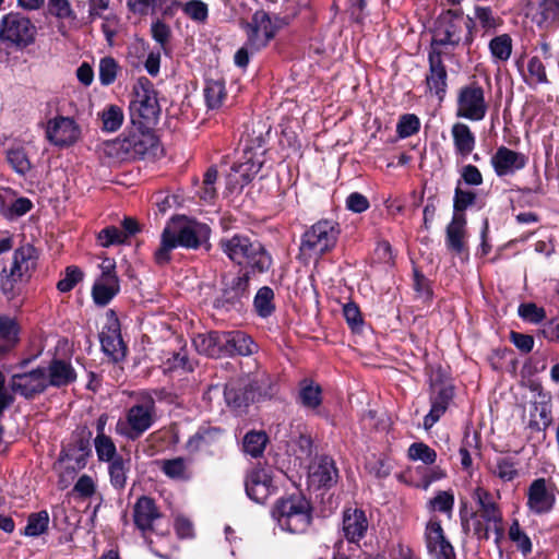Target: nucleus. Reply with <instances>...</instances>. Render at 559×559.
<instances>
[{
    "label": "nucleus",
    "mask_w": 559,
    "mask_h": 559,
    "mask_svg": "<svg viewBox=\"0 0 559 559\" xmlns=\"http://www.w3.org/2000/svg\"><path fill=\"white\" fill-rule=\"evenodd\" d=\"M155 401L148 392H140L136 403L126 413L124 419L116 424V432L128 440L139 439L154 424Z\"/></svg>",
    "instance_id": "6"
},
{
    "label": "nucleus",
    "mask_w": 559,
    "mask_h": 559,
    "mask_svg": "<svg viewBox=\"0 0 559 559\" xmlns=\"http://www.w3.org/2000/svg\"><path fill=\"white\" fill-rule=\"evenodd\" d=\"M267 442V436L262 431H249L243 438V451L252 457L263 454Z\"/></svg>",
    "instance_id": "49"
},
{
    "label": "nucleus",
    "mask_w": 559,
    "mask_h": 559,
    "mask_svg": "<svg viewBox=\"0 0 559 559\" xmlns=\"http://www.w3.org/2000/svg\"><path fill=\"white\" fill-rule=\"evenodd\" d=\"M179 8L182 9L187 16L199 23L205 22L209 16L207 5L201 0H190L183 4L179 1L170 0L166 10L171 11Z\"/></svg>",
    "instance_id": "42"
},
{
    "label": "nucleus",
    "mask_w": 559,
    "mask_h": 559,
    "mask_svg": "<svg viewBox=\"0 0 559 559\" xmlns=\"http://www.w3.org/2000/svg\"><path fill=\"white\" fill-rule=\"evenodd\" d=\"M20 326L8 317L0 316V355L11 350L19 342Z\"/></svg>",
    "instance_id": "38"
},
{
    "label": "nucleus",
    "mask_w": 559,
    "mask_h": 559,
    "mask_svg": "<svg viewBox=\"0 0 559 559\" xmlns=\"http://www.w3.org/2000/svg\"><path fill=\"white\" fill-rule=\"evenodd\" d=\"M523 80L528 86H536L539 84L549 83L546 67L539 59V57L534 56L528 59L527 74H523Z\"/></svg>",
    "instance_id": "44"
},
{
    "label": "nucleus",
    "mask_w": 559,
    "mask_h": 559,
    "mask_svg": "<svg viewBox=\"0 0 559 559\" xmlns=\"http://www.w3.org/2000/svg\"><path fill=\"white\" fill-rule=\"evenodd\" d=\"M510 540L516 546L518 550L527 557L532 554L533 544L527 534L521 528L519 521L513 520L508 532Z\"/></svg>",
    "instance_id": "48"
},
{
    "label": "nucleus",
    "mask_w": 559,
    "mask_h": 559,
    "mask_svg": "<svg viewBox=\"0 0 559 559\" xmlns=\"http://www.w3.org/2000/svg\"><path fill=\"white\" fill-rule=\"evenodd\" d=\"M429 72L426 75V84L430 93L442 100L447 92L448 73L442 62L441 52L431 49L428 55Z\"/></svg>",
    "instance_id": "24"
},
{
    "label": "nucleus",
    "mask_w": 559,
    "mask_h": 559,
    "mask_svg": "<svg viewBox=\"0 0 559 559\" xmlns=\"http://www.w3.org/2000/svg\"><path fill=\"white\" fill-rule=\"evenodd\" d=\"M192 343L198 353L211 358H219L224 356L225 332L200 333L193 337Z\"/></svg>",
    "instance_id": "28"
},
{
    "label": "nucleus",
    "mask_w": 559,
    "mask_h": 559,
    "mask_svg": "<svg viewBox=\"0 0 559 559\" xmlns=\"http://www.w3.org/2000/svg\"><path fill=\"white\" fill-rule=\"evenodd\" d=\"M38 258L39 253L33 245L25 243L19 247L13 253L10 274L8 275V280L2 283V289H12L13 283L23 280L25 276H31V273L37 266Z\"/></svg>",
    "instance_id": "12"
},
{
    "label": "nucleus",
    "mask_w": 559,
    "mask_h": 559,
    "mask_svg": "<svg viewBox=\"0 0 559 559\" xmlns=\"http://www.w3.org/2000/svg\"><path fill=\"white\" fill-rule=\"evenodd\" d=\"M94 447H95L97 459L100 462L108 463L110 461H114L116 457L121 456L117 453L116 444L109 436L102 437V438H95Z\"/></svg>",
    "instance_id": "54"
},
{
    "label": "nucleus",
    "mask_w": 559,
    "mask_h": 559,
    "mask_svg": "<svg viewBox=\"0 0 559 559\" xmlns=\"http://www.w3.org/2000/svg\"><path fill=\"white\" fill-rule=\"evenodd\" d=\"M218 247L233 263L249 269L253 273H263L272 264V258L263 245L247 235L235 234L223 237Z\"/></svg>",
    "instance_id": "3"
},
{
    "label": "nucleus",
    "mask_w": 559,
    "mask_h": 559,
    "mask_svg": "<svg viewBox=\"0 0 559 559\" xmlns=\"http://www.w3.org/2000/svg\"><path fill=\"white\" fill-rule=\"evenodd\" d=\"M407 456L412 461H421L426 465H432L437 460L436 451L424 442L412 443Z\"/></svg>",
    "instance_id": "53"
},
{
    "label": "nucleus",
    "mask_w": 559,
    "mask_h": 559,
    "mask_svg": "<svg viewBox=\"0 0 559 559\" xmlns=\"http://www.w3.org/2000/svg\"><path fill=\"white\" fill-rule=\"evenodd\" d=\"M80 134V127L70 117L57 116L47 121L46 138L56 146L72 145L79 140Z\"/></svg>",
    "instance_id": "18"
},
{
    "label": "nucleus",
    "mask_w": 559,
    "mask_h": 559,
    "mask_svg": "<svg viewBox=\"0 0 559 559\" xmlns=\"http://www.w3.org/2000/svg\"><path fill=\"white\" fill-rule=\"evenodd\" d=\"M338 471L332 457L322 455L317 457L309 466L308 483L310 486L331 488L337 483Z\"/></svg>",
    "instance_id": "22"
},
{
    "label": "nucleus",
    "mask_w": 559,
    "mask_h": 559,
    "mask_svg": "<svg viewBox=\"0 0 559 559\" xmlns=\"http://www.w3.org/2000/svg\"><path fill=\"white\" fill-rule=\"evenodd\" d=\"M486 114L484 91L474 84L460 90L456 116L469 120H480Z\"/></svg>",
    "instance_id": "16"
},
{
    "label": "nucleus",
    "mask_w": 559,
    "mask_h": 559,
    "mask_svg": "<svg viewBox=\"0 0 559 559\" xmlns=\"http://www.w3.org/2000/svg\"><path fill=\"white\" fill-rule=\"evenodd\" d=\"M10 388L25 399H33L43 393L47 388L46 369L36 368L29 372L15 373L11 377Z\"/></svg>",
    "instance_id": "21"
},
{
    "label": "nucleus",
    "mask_w": 559,
    "mask_h": 559,
    "mask_svg": "<svg viewBox=\"0 0 559 559\" xmlns=\"http://www.w3.org/2000/svg\"><path fill=\"white\" fill-rule=\"evenodd\" d=\"M512 52V38L509 34H501L491 38V56L499 61H507Z\"/></svg>",
    "instance_id": "55"
},
{
    "label": "nucleus",
    "mask_w": 559,
    "mask_h": 559,
    "mask_svg": "<svg viewBox=\"0 0 559 559\" xmlns=\"http://www.w3.org/2000/svg\"><path fill=\"white\" fill-rule=\"evenodd\" d=\"M224 356H249L257 350V344L242 331L225 332Z\"/></svg>",
    "instance_id": "30"
},
{
    "label": "nucleus",
    "mask_w": 559,
    "mask_h": 559,
    "mask_svg": "<svg viewBox=\"0 0 559 559\" xmlns=\"http://www.w3.org/2000/svg\"><path fill=\"white\" fill-rule=\"evenodd\" d=\"M225 432L219 427L203 425L190 437L187 449L190 452H205L210 455L223 452Z\"/></svg>",
    "instance_id": "15"
},
{
    "label": "nucleus",
    "mask_w": 559,
    "mask_h": 559,
    "mask_svg": "<svg viewBox=\"0 0 559 559\" xmlns=\"http://www.w3.org/2000/svg\"><path fill=\"white\" fill-rule=\"evenodd\" d=\"M425 539L433 559H455L454 548L447 539L441 522L436 516L430 518L426 525Z\"/></svg>",
    "instance_id": "19"
},
{
    "label": "nucleus",
    "mask_w": 559,
    "mask_h": 559,
    "mask_svg": "<svg viewBox=\"0 0 559 559\" xmlns=\"http://www.w3.org/2000/svg\"><path fill=\"white\" fill-rule=\"evenodd\" d=\"M478 26L484 29L483 35H486L489 29L488 8L476 5L474 17H465L461 12L448 10L435 23L431 49L437 46H455L463 36L471 35L473 29L477 32Z\"/></svg>",
    "instance_id": "1"
},
{
    "label": "nucleus",
    "mask_w": 559,
    "mask_h": 559,
    "mask_svg": "<svg viewBox=\"0 0 559 559\" xmlns=\"http://www.w3.org/2000/svg\"><path fill=\"white\" fill-rule=\"evenodd\" d=\"M297 402L306 409L317 411L322 404V389L310 379L299 382Z\"/></svg>",
    "instance_id": "35"
},
{
    "label": "nucleus",
    "mask_w": 559,
    "mask_h": 559,
    "mask_svg": "<svg viewBox=\"0 0 559 559\" xmlns=\"http://www.w3.org/2000/svg\"><path fill=\"white\" fill-rule=\"evenodd\" d=\"M556 485L540 477L534 479L527 489V507L535 514H545L554 509Z\"/></svg>",
    "instance_id": "17"
},
{
    "label": "nucleus",
    "mask_w": 559,
    "mask_h": 559,
    "mask_svg": "<svg viewBox=\"0 0 559 559\" xmlns=\"http://www.w3.org/2000/svg\"><path fill=\"white\" fill-rule=\"evenodd\" d=\"M475 509L471 518L465 520L464 526L473 532L478 539H487L489 534V493L477 487L473 493Z\"/></svg>",
    "instance_id": "14"
},
{
    "label": "nucleus",
    "mask_w": 559,
    "mask_h": 559,
    "mask_svg": "<svg viewBox=\"0 0 559 559\" xmlns=\"http://www.w3.org/2000/svg\"><path fill=\"white\" fill-rule=\"evenodd\" d=\"M48 524L49 514L46 510L32 513L27 518V524L23 534L29 537H37L47 531Z\"/></svg>",
    "instance_id": "51"
},
{
    "label": "nucleus",
    "mask_w": 559,
    "mask_h": 559,
    "mask_svg": "<svg viewBox=\"0 0 559 559\" xmlns=\"http://www.w3.org/2000/svg\"><path fill=\"white\" fill-rule=\"evenodd\" d=\"M210 234L211 229L206 224L183 216L177 217L164 228L154 260L158 265H165L170 261V253L175 248L198 249L209 240Z\"/></svg>",
    "instance_id": "2"
},
{
    "label": "nucleus",
    "mask_w": 559,
    "mask_h": 559,
    "mask_svg": "<svg viewBox=\"0 0 559 559\" xmlns=\"http://www.w3.org/2000/svg\"><path fill=\"white\" fill-rule=\"evenodd\" d=\"M97 241L103 248L126 242V234L116 226H107L97 234Z\"/></svg>",
    "instance_id": "56"
},
{
    "label": "nucleus",
    "mask_w": 559,
    "mask_h": 559,
    "mask_svg": "<svg viewBox=\"0 0 559 559\" xmlns=\"http://www.w3.org/2000/svg\"><path fill=\"white\" fill-rule=\"evenodd\" d=\"M132 515L135 527L144 538H148L153 533L164 534L159 530L164 515L153 498L141 496L133 506Z\"/></svg>",
    "instance_id": "11"
},
{
    "label": "nucleus",
    "mask_w": 559,
    "mask_h": 559,
    "mask_svg": "<svg viewBox=\"0 0 559 559\" xmlns=\"http://www.w3.org/2000/svg\"><path fill=\"white\" fill-rule=\"evenodd\" d=\"M7 160L12 169L21 176H25L32 169V163L23 147L9 148L7 151Z\"/></svg>",
    "instance_id": "46"
},
{
    "label": "nucleus",
    "mask_w": 559,
    "mask_h": 559,
    "mask_svg": "<svg viewBox=\"0 0 559 559\" xmlns=\"http://www.w3.org/2000/svg\"><path fill=\"white\" fill-rule=\"evenodd\" d=\"M419 118L416 115L406 114L401 116L396 126V132L401 139H405L416 134L419 131Z\"/></svg>",
    "instance_id": "61"
},
{
    "label": "nucleus",
    "mask_w": 559,
    "mask_h": 559,
    "mask_svg": "<svg viewBox=\"0 0 559 559\" xmlns=\"http://www.w3.org/2000/svg\"><path fill=\"white\" fill-rule=\"evenodd\" d=\"M119 66L111 57L102 58L99 61L98 78L102 85H110L117 78Z\"/></svg>",
    "instance_id": "58"
},
{
    "label": "nucleus",
    "mask_w": 559,
    "mask_h": 559,
    "mask_svg": "<svg viewBox=\"0 0 559 559\" xmlns=\"http://www.w3.org/2000/svg\"><path fill=\"white\" fill-rule=\"evenodd\" d=\"M451 134L456 154L466 157L472 153L475 145V136L468 126L456 122L453 124Z\"/></svg>",
    "instance_id": "37"
},
{
    "label": "nucleus",
    "mask_w": 559,
    "mask_h": 559,
    "mask_svg": "<svg viewBox=\"0 0 559 559\" xmlns=\"http://www.w3.org/2000/svg\"><path fill=\"white\" fill-rule=\"evenodd\" d=\"M157 146V139L140 126L136 130L130 131L123 136L105 144L104 151L107 156L118 160H131L144 157Z\"/></svg>",
    "instance_id": "8"
},
{
    "label": "nucleus",
    "mask_w": 559,
    "mask_h": 559,
    "mask_svg": "<svg viewBox=\"0 0 559 559\" xmlns=\"http://www.w3.org/2000/svg\"><path fill=\"white\" fill-rule=\"evenodd\" d=\"M340 226L332 219H321L310 226L301 236L299 255L305 261L318 260L336 245Z\"/></svg>",
    "instance_id": "5"
},
{
    "label": "nucleus",
    "mask_w": 559,
    "mask_h": 559,
    "mask_svg": "<svg viewBox=\"0 0 559 559\" xmlns=\"http://www.w3.org/2000/svg\"><path fill=\"white\" fill-rule=\"evenodd\" d=\"M159 467L167 477L175 480L188 481L193 476L191 461L182 456L163 460Z\"/></svg>",
    "instance_id": "34"
},
{
    "label": "nucleus",
    "mask_w": 559,
    "mask_h": 559,
    "mask_svg": "<svg viewBox=\"0 0 559 559\" xmlns=\"http://www.w3.org/2000/svg\"><path fill=\"white\" fill-rule=\"evenodd\" d=\"M550 356L551 349L549 347L539 346L526 361V367L534 373L543 372L547 369Z\"/></svg>",
    "instance_id": "60"
},
{
    "label": "nucleus",
    "mask_w": 559,
    "mask_h": 559,
    "mask_svg": "<svg viewBox=\"0 0 559 559\" xmlns=\"http://www.w3.org/2000/svg\"><path fill=\"white\" fill-rule=\"evenodd\" d=\"M170 0H128L127 5L129 10L136 14H147L152 10H164L167 12L166 7L169 5Z\"/></svg>",
    "instance_id": "57"
},
{
    "label": "nucleus",
    "mask_w": 559,
    "mask_h": 559,
    "mask_svg": "<svg viewBox=\"0 0 559 559\" xmlns=\"http://www.w3.org/2000/svg\"><path fill=\"white\" fill-rule=\"evenodd\" d=\"M242 158L243 160L234 165L231 168L234 176H238L240 179H235L236 182L240 185V188L248 185L253 179V177L261 170L263 164L262 160L253 158L251 151L245 150Z\"/></svg>",
    "instance_id": "36"
},
{
    "label": "nucleus",
    "mask_w": 559,
    "mask_h": 559,
    "mask_svg": "<svg viewBox=\"0 0 559 559\" xmlns=\"http://www.w3.org/2000/svg\"><path fill=\"white\" fill-rule=\"evenodd\" d=\"M204 98L209 109H218L226 99L225 83L219 80L206 81L204 87Z\"/></svg>",
    "instance_id": "43"
},
{
    "label": "nucleus",
    "mask_w": 559,
    "mask_h": 559,
    "mask_svg": "<svg viewBox=\"0 0 559 559\" xmlns=\"http://www.w3.org/2000/svg\"><path fill=\"white\" fill-rule=\"evenodd\" d=\"M129 110L133 124L150 128L156 123L160 107L153 84L147 79H140L134 85Z\"/></svg>",
    "instance_id": "9"
},
{
    "label": "nucleus",
    "mask_w": 559,
    "mask_h": 559,
    "mask_svg": "<svg viewBox=\"0 0 559 559\" xmlns=\"http://www.w3.org/2000/svg\"><path fill=\"white\" fill-rule=\"evenodd\" d=\"M33 207L29 199L21 197L12 200H7L5 195L0 193V213L7 219H15L25 215Z\"/></svg>",
    "instance_id": "39"
},
{
    "label": "nucleus",
    "mask_w": 559,
    "mask_h": 559,
    "mask_svg": "<svg viewBox=\"0 0 559 559\" xmlns=\"http://www.w3.org/2000/svg\"><path fill=\"white\" fill-rule=\"evenodd\" d=\"M119 290L120 284L118 276H99L92 287V297L97 306L105 307Z\"/></svg>",
    "instance_id": "33"
},
{
    "label": "nucleus",
    "mask_w": 559,
    "mask_h": 559,
    "mask_svg": "<svg viewBox=\"0 0 559 559\" xmlns=\"http://www.w3.org/2000/svg\"><path fill=\"white\" fill-rule=\"evenodd\" d=\"M272 515L282 530L292 534L307 532L312 523L311 504L300 495H293L278 500Z\"/></svg>",
    "instance_id": "4"
},
{
    "label": "nucleus",
    "mask_w": 559,
    "mask_h": 559,
    "mask_svg": "<svg viewBox=\"0 0 559 559\" xmlns=\"http://www.w3.org/2000/svg\"><path fill=\"white\" fill-rule=\"evenodd\" d=\"M509 338L510 342L519 349L521 354L526 355L532 353L535 344L533 335L511 331Z\"/></svg>",
    "instance_id": "64"
},
{
    "label": "nucleus",
    "mask_w": 559,
    "mask_h": 559,
    "mask_svg": "<svg viewBox=\"0 0 559 559\" xmlns=\"http://www.w3.org/2000/svg\"><path fill=\"white\" fill-rule=\"evenodd\" d=\"M465 218L463 214L454 213L451 223L447 227V246L450 250L457 253L462 252L464 248V226Z\"/></svg>",
    "instance_id": "40"
},
{
    "label": "nucleus",
    "mask_w": 559,
    "mask_h": 559,
    "mask_svg": "<svg viewBox=\"0 0 559 559\" xmlns=\"http://www.w3.org/2000/svg\"><path fill=\"white\" fill-rule=\"evenodd\" d=\"M249 273L225 274L216 292L212 307L221 313L240 312L249 300Z\"/></svg>",
    "instance_id": "7"
},
{
    "label": "nucleus",
    "mask_w": 559,
    "mask_h": 559,
    "mask_svg": "<svg viewBox=\"0 0 559 559\" xmlns=\"http://www.w3.org/2000/svg\"><path fill=\"white\" fill-rule=\"evenodd\" d=\"M519 316L526 322L537 324L546 319V311L535 302H524L519 306Z\"/></svg>",
    "instance_id": "59"
},
{
    "label": "nucleus",
    "mask_w": 559,
    "mask_h": 559,
    "mask_svg": "<svg viewBox=\"0 0 559 559\" xmlns=\"http://www.w3.org/2000/svg\"><path fill=\"white\" fill-rule=\"evenodd\" d=\"M274 293L272 288L267 286L261 287L255 294L253 306L257 313L262 318L270 317L275 307H274Z\"/></svg>",
    "instance_id": "50"
},
{
    "label": "nucleus",
    "mask_w": 559,
    "mask_h": 559,
    "mask_svg": "<svg viewBox=\"0 0 559 559\" xmlns=\"http://www.w3.org/2000/svg\"><path fill=\"white\" fill-rule=\"evenodd\" d=\"M247 496L254 502L263 504L276 491L271 473L266 468H252L245 481Z\"/></svg>",
    "instance_id": "20"
},
{
    "label": "nucleus",
    "mask_w": 559,
    "mask_h": 559,
    "mask_svg": "<svg viewBox=\"0 0 559 559\" xmlns=\"http://www.w3.org/2000/svg\"><path fill=\"white\" fill-rule=\"evenodd\" d=\"M527 162L528 157L525 154L506 146H500L491 157V166L499 177L514 175L523 169Z\"/></svg>",
    "instance_id": "23"
},
{
    "label": "nucleus",
    "mask_w": 559,
    "mask_h": 559,
    "mask_svg": "<svg viewBox=\"0 0 559 559\" xmlns=\"http://www.w3.org/2000/svg\"><path fill=\"white\" fill-rule=\"evenodd\" d=\"M36 27L20 12H10L0 20V40L10 47L25 48L35 39Z\"/></svg>",
    "instance_id": "10"
},
{
    "label": "nucleus",
    "mask_w": 559,
    "mask_h": 559,
    "mask_svg": "<svg viewBox=\"0 0 559 559\" xmlns=\"http://www.w3.org/2000/svg\"><path fill=\"white\" fill-rule=\"evenodd\" d=\"M48 12L61 22L75 24L78 16L69 0H48Z\"/></svg>",
    "instance_id": "47"
},
{
    "label": "nucleus",
    "mask_w": 559,
    "mask_h": 559,
    "mask_svg": "<svg viewBox=\"0 0 559 559\" xmlns=\"http://www.w3.org/2000/svg\"><path fill=\"white\" fill-rule=\"evenodd\" d=\"M102 130L106 132H116L123 123L124 115L121 107L108 105L99 112Z\"/></svg>",
    "instance_id": "45"
},
{
    "label": "nucleus",
    "mask_w": 559,
    "mask_h": 559,
    "mask_svg": "<svg viewBox=\"0 0 559 559\" xmlns=\"http://www.w3.org/2000/svg\"><path fill=\"white\" fill-rule=\"evenodd\" d=\"M454 507V496L450 490L438 491L433 498L427 502V508L431 512L445 513L451 515Z\"/></svg>",
    "instance_id": "52"
},
{
    "label": "nucleus",
    "mask_w": 559,
    "mask_h": 559,
    "mask_svg": "<svg viewBox=\"0 0 559 559\" xmlns=\"http://www.w3.org/2000/svg\"><path fill=\"white\" fill-rule=\"evenodd\" d=\"M253 385H241L230 381L225 385L224 397L229 407L235 411H242L254 400Z\"/></svg>",
    "instance_id": "29"
},
{
    "label": "nucleus",
    "mask_w": 559,
    "mask_h": 559,
    "mask_svg": "<svg viewBox=\"0 0 559 559\" xmlns=\"http://www.w3.org/2000/svg\"><path fill=\"white\" fill-rule=\"evenodd\" d=\"M476 199L477 197L475 192L465 191L461 189V180H459L455 188L453 200L454 213L460 214L459 212H463L468 206L474 205L476 203Z\"/></svg>",
    "instance_id": "63"
},
{
    "label": "nucleus",
    "mask_w": 559,
    "mask_h": 559,
    "mask_svg": "<svg viewBox=\"0 0 559 559\" xmlns=\"http://www.w3.org/2000/svg\"><path fill=\"white\" fill-rule=\"evenodd\" d=\"M368 520L362 510L346 509L343 513V534L349 543H358L368 531Z\"/></svg>",
    "instance_id": "26"
},
{
    "label": "nucleus",
    "mask_w": 559,
    "mask_h": 559,
    "mask_svg": "<svg viewBox=\"0 0 559 559\" xmlns=\"http://www.w3.org/2000/svg\"><path fill=\"white\" fill-rule=\"evenodd\" d=\"M83 280V272L75 265L66 269L64 276L57 283V289L61 293L72 290Z\"/></svg>",
    "instance_id": "62"
},
{
    "label": "nucleus",
    "mask_w": 559,
    "mask_h": 559,
    "mask_svg": "<svg viewBox=\"0 0 559 559\" xmlns=\"http://www.w3.org/2000/svg\"><path fill=\"white\" fill-rule=\"evenodd\" d=\"M45 369L48 386H66L76 379L75 370L71 364L61 359H53Z\"/></svg>",
    "instance_id": "31"
},
{
    "label": "nucleus",
    "mask_w": 559,
    "mask_h": 559,
    "mask_svg": "<svg viewBox=\"0 0 559 559\" xmlns=\"http://www.w3.org/2000/svg\"><path fill=\"white\" fill-rule=\"evenodd\" d=\"M454 396L453 386L450 384L433 385L430 396L431 408L424 418V427L430 429L445 413Z\"/></svg>",
    "instance_id": "25"
},
{
    "label": "nucleus",
    "mask_w": 559,
    "mask_h": 559,
    "mask_svg": "<svg viewBox=\"0 0 559 559\" xmlns=\"http://www.w3.org/2000/svg\"><path fill=\"white\" fill-rule=\"evenodd\" d=\"M103 352L112 360L119 361L126 356V346L122 342L119 324L114 321L109 325L103 328L99 334Z\"/></svg>",
    "instance_id": "27"
},
{
    "label": "nucleus",
    "mask_w": 559,
    "mask_h": 559,
    "mask_svg": "<svg viewBox=\"0 0 559 559\" xmlns=\"http://www.w3.org/2000/svg\"><path fill=\"white\" fill-rule=\"evenodd\" d=\"M532 21L540 29H550L559 24V0H540Z\"/></svg>",
    "instance_id": "32"
},
{
    "label": "nucleus",
    "mask_w": 559,
    "mask_h": 559,
    "mask_svg": "<svg viewBox=\"0 0 559 559\" xmlns=\"http://www.w3.org/2000/svg\"><path fill=\"white\" fill-rule=\"evenodd\" d=\"M129 472L130 459L120 456L116 457L114 461L108 462L110 485L117 490L124 489Z\"/></svg>",
    "instance_id": "41"
},
{
    "label": "nucleus",
    "mask_w": 559,
    "mask_h": 559,
    "mask_svg": "<svg viewBox=\"0 0 559 559\" xmlns=\"http://www.w3.org/2000/svg\"><path fill=\"white\" fill-rule=\"evenodd\" d=\"M242 27L247 35L248 45L252 50L264 48L276 32L269 13L263 10L257 11Z\"/></svg>",
    "instance_id": "13"
}]
</instances>
